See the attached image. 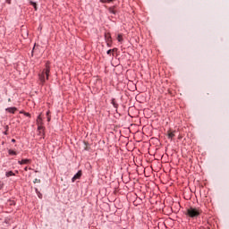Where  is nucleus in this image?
<instances>
[{"label": "nucleus", "instance_id": "39448f33", "mask_svg": "<svg viewBox=\"0 0 229 229\" xmlns=\"http://www.w3.org/2000/svg\"><path fill=\"white\" fill-rule=\"evenodd\" d=\"M6 112H9V114H15V112H17V108L16 107H9L5 109Z\"/></svg>", "mask_w": 229, "mask_h": 229}, {"label": "nucleus", "instance_id": "b1692460", "mask_svg": "<svg viewBox=\"0 0 229 229\" xmlns=\"http://www.w3.org/2000/svg\"><path fill=\"white\" fill-rule=\"evenodd\" d=\"M26 115L30 116V114H29V113H27V114H26Z\"/></svg>", "mask_w": 229, "mask_h": 229}, {"label": "nucleus", "instance_id": "ddd939ff", "mask_svg": "<svg viewBox=\"0 0 229 229\" xmlns=\"http://www.w3.org/2000/svg\"><path fill=\"white\" fill-rule=\"evenodd\" d=\"M112 105L114 106V108H117V106H119L118 105H117V103H115V99H112Z\"/></svg>", "mask_w": 229, "mask_h": 229}, {"label": "nucleus", "instance_id": "4468645a", "mask_svg": "<svg viewBox=\"0 0 229 229\" xmlns=\"http://www.w3.org/2000/svg\"><path fill=\"white\" fill-rule=\"evenodd\" d=\"M9 155H17V152H15L14 150L9 149L8 151Z\"/></svg>", "mask_w": 229, "mask_h": 229}, {"label": "nucleus", "instance_id": "a878e982", "mask_svg": "<svg viewBox=\"0 0 229 229\" xmlns=\"http://www.w3.org/2000/svg\"><path fill=\"white\" fill-rule=\"evenodd\" d=\"M8 101L10 102V101H12V99L9 98Z\"/></svg>", "mask_w": 229, "mask_h": 229}, {"label": "nucleus", "instance_id": "aec40b11", "mask_svg": "<svg viewBox=\"0 0 229 229\" xmlns=\"http://www.w3.org/2000/svg\"><path fill=\"white\" fill-rule=\"evenodd\" d=\"M38 196L40 199H42V194L40 192L38 193Z\"/></svg>", "mask_w": 229, "mask_h": 229}, {"label": "nucleus", "instance_id": "6e6552de", "mask_svg": "<svg viewBox=\"0 0 229 229\" xmlns=\"http://www.w3.org/2000/svg\"><path fill=\"white\" fill-rule=\"evenodd\" d=\"M106 42H112V36L110 34H106Z\"/></svg>", "mask_w": 229, "mask_h": 229}, {"label": "nucleus", "instance_id": "f3484780", "mask_svg": "<svg viewBox=\"0 0 229 229\" xmlns=\"http://www.w3.org/2000/svg\"><path fill=\"white\" fill-rule=\"evenodd\" d=\"M107 55H111L112 53H114V50H111V49H109V50H107Z\"/></svg>", "mask_w": 229, "mask_h": 229}, {"label": "nucleus", "instance_id": "1a4fd4ad", "mask_svg": "<svg viewBox=\"0 0 229 229\" xmlns=\"http://www.w3.org/2000/svg\"><path fill=\"white\" fill-rule=\"evenodd\" d=\"M37 124H42V116L40 114L38 116Z\"/></svg>", "mask_w": 229, "mask_h": 229}, {"label": "nucleus", "instance_id": "20e7f679", "mask_svg": "<svg viewBox=\"0 0 229 229\" xmlns=\"http://www.w3.org/2000/svg\"><path fill=\"white\" fill-rule=\"evenodd\" d=\"M18 164H20L21 165H27V164H31V160L22 159L21 161H18Z\"/></svg>", "mask_w": 229, "mask_h": 229}, {"label": "nucleus", "instance_id": "f257e3e1", "mask_svg": "<svg viewBox=\"0 0 229 229\" xmlns=\"http://www.w3.org/2000/svg\"><path fill=\"white\" fill-rule=\"evenodd\" d=\"M201 212L202 211L201 209H199V208L191 207L186 209L185 216L191 217V219H194L196 217H199V216H201Z\"/></svg>", "mask_w": 229, "mask_h": 229}, {"label": "nucleus", "instance_id": "0eeeda50", "mask_svg": "<svg viewBox=\"0 0 229 229\" xmlns=\"http://www.w3.org/2000/svg\"><path fill=\"white\" fill-rule=\"evenodd\" d=\"M5 176L10 178V176H15V174L12 171L6 172Z\"/></svg>", "mask_w": 229, "mask_h": 229}, {"label": "nucleus", "instance_id": "393cba45", "mask_svg": "<svg viewBox=\"0 0 229 229\" xmlns=\"http://www.w3.org/2000/svg\"><path fill=\"white\" fill-rule=\"evenodd\" d=\"M13 142H15V140H12Z\"/></svg>", "mask_w": 229, "mask_h": 229}, {"label": "nucleus", "instance_id": "6ab92c4d", "mask_svg": "<svg viewBox=\"0 0 229 229\" xmlns=\"http://www.w3.org/2000/svg\"><path fill=\"white\" fill-rule=\"evenodd\" d=\"M38 131V135H44V131Z\"/></svg>", "mask_w": 229, "mask_h": 229}, {"label": "nucleus", "instance_id": "4be33fe9", "mask_svg": "<svg viewBox=\"0 0 229 229\" xmlns=\"http://www.w3.org/2000/svg\"><path fill=\"white\" fill-rule=\"evenodd\" d=\"M24 171H28V166H26V167L24 168Z\"/></svg>", "mask_w": 229, "mask_h": 229}, {"label": "nucleus", "instance_id": "9b49d317", "mask_svg": "<svg viewBox=\"0 0 229 229\" xmlns=\"http://www.w3.org/2000/svg\"><path fill=\"white\" fill-rule=\"evenodd\" d=\"M117 40L118 42H123V34H118Z\"/></svg>", "mask_w": 229, "mask_h": 229}, {"label": "nucleus", "instance_id": "f03ea898", "mask_svg": "<svg viewBox=\"0 0 229 229\" xmlns=\"http://www.w3.org/2000/svg\"><path fill=\"white\" fill-rule=\"evenodd\" d=\"M51 72V68L49 67V63L46 64V68L39 73V81L41 85L46 83V80H49V73Z\"/></svg>", "mask_w": 229, "mask_h": 229}, {"label": "nucleus", "instance_id": "7ed1b4c3", "mask_svg": "<svg viewBox=\"0 0 229 229\" xmlns=\"http://www.w3.org/2000/svg\"><path fill=\"white\" fill-rule=\"evenodd\" d=\"M81 178V171H79L72 178V182L74 183L76 180H80Z\"/></svg>", "mask_w": 229, "mask_h": 229}, {"label": "nucleus", "instance_id": "f8f14e48", "mask_svg": "<svg viewBox=\"0 0 229 229\" xmlns=\"http://www.w3.org/2000/svg\"><path fill=\"white\" fill-rule=\"evenodd\" d=\"M44 131V126L42 124H38V131Z\"/></svg>", "mask_w": 229, "mask_h": 229}, {"label": "nucleus", "instance_id": "dca6fc26", "mask_svg": "<svg viewBox=\"0 0 229 229\" xmlns=\"http://www.w3.org/2000/svg\"><path fill=\"white\" fill-rule=\"evenodd\" d=\"M102 3H112V0H102Z\"/></svg>", "mask_w": 229, "mask_h": 229}, {"label": "nucleus", "instance_id": "412c9836", "mask_svg": "<svg viewBox=\"0 0 229 229\" xmlns=\"http://www.w3.org/2000/svg\"><path fill=\"white\" fill-rule=\"evenodd\" d=\"M112 41H107V46H108V47H110V43H111Z\"/></svg>", "mask_w": 229, "mask_h": 229}, {"label": "nucleus", "instance_id": "2eb2a0df", "mask_svg": "<svg viewBox=\"0 0 229 229\" xmlns=\"http://www.w3.org/2000/svg\"><path fill=\"white\" fill-rule=\"evenodd\" d=\"M47 121H51V116H49V111L47 113Z\"/></svg>", "mask_w": 229, "mask_h": 229}, {"label": "nucleus", "instance_id": "9d476101", "mask_svg": "<svg viewBox=\"0 0 229 229\" xmlns=\"http://www.w3.org/2000/svg\"><path fill=\"white\" fill-rule=\"evenodd\" d=\"M30 4H31V6H33V8L35 9V11L37 12V3L30 1Z\"/></svg>", "mask_w": 229, "mask_h": 229}, {"label": "nucleus", "instance_id": "a211bd4d", "mask_svg": "<svg viewBox=\"0 0 229 229\" xmlns=\"http://www.w3.org/2000/svg\"><path fill=\"white\" fill-rule=\"evenodd\" d=\"M34 183H40V180L39 179H35Z\"/></svg>", "mask_w": 229, "mask_h": 229}, {"label": "nucleus", "instance_id": "423d86ee", "mask_svg": "<svg viewBox=\"0 0 229 229\" xmlns=\"http://www.w3.org/2000/svg\"><path fill=\"white\" fill-rule=\"evenodd\" d=\"M174 133H176V131H168V139H173L174 137Z\"/></svg>", "mask_w": 229, "mask_h": 229}, {"label": "nucleus", "instance_id": "5701e85b", "mask_svg": "<svg viewBox=\"0 0 229 229\" xmlns=\"http://www.w3.org/2000/svg\"><path fill=\"white\" fill-rule=\"evenodd\" d=\"M115 49H116V48L111 49V51H113V53H114V51H115Z\"/></svg>", "mask_w": 229, "mask_h": 229}]
</instances>
